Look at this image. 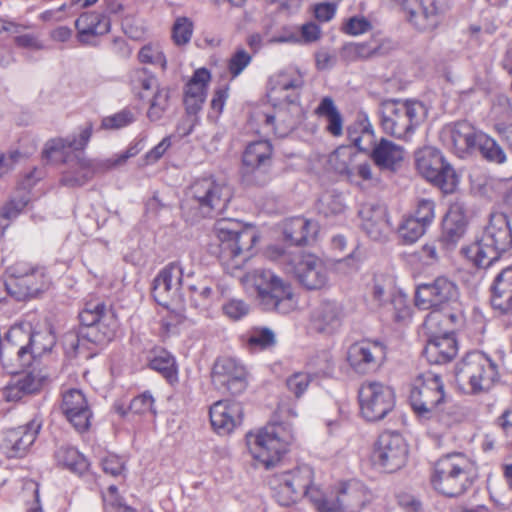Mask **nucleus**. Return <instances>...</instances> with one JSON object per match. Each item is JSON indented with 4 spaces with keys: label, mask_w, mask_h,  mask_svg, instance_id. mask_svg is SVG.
Here are the masks:
<instances>
[{
    "label": "nucleus",
    "mask_w": 512,
    "mask_h": 512,
    "mask_svg": "<svg viewBox=\"0 0 512 512\" xmlns=\"http://www.w3.org/2000/svg\"><path fill=\"white\" fill-rule=\"evenodd\" d=\"M411 407L418 418L427 421L429 430L442 435L460 421L456 406L444 391L441 376L432 371L420 373L411 384Z\"/></svg>",
    "instance_id": "1"
},
{
    "label": "nucleus",
    "mask_w": 512,
    "mask_h": 512,
    "mask_svg": "<svg viewBox=\"0 0 512 512\" xmlns=\"http://www.w3.org/2000/svg\"><path fill=\"white\" fill-rule=\"evenodd\" d=\"M268 97L274 112L264 114V123L276 135L284 137L292 132L304 119L300 104V91L304 86V75L296 67H288L272 75L269 80Z\"/></svg>",
    "instance_id": "2"
},
{
    "label": "nucleus",
    "mask_w": 512,
    "mask_h": 512,
    "mask_svg": "<svg viewBox=\"0 0 512 512\" xmlns=\"http://www.w3.org/2000/svg\"><path fill=\"white\" fill-rule=\"evenodd\" d=\"M92 134L91 126L83 128L78 136L54 138L46 142L43 157L47 160H62L67 165L63 171L61 183L68 187H78L86 184L96 174L108 171L106 167H98L103 159L86 158L83 149Z\"/></svg>",
    "instance_id": "3"
},
{
    "label": "nucleus",
    "mask_w": 512,
    "mask_h": 512,
    "mask_svg": "<svg viewBox=\"0 0 512 512\" xmlns=\"http://www.w3.org/2000/svg\"><path fill=\"white\" fill-rule=\"evenodd\" d=\"M214 233L219 240V259L231 274L240 269L249 258V252L257 240L256 232L232 218L218 219Z\"/></svg>",
    "instance_id": "4"
},
{
    "label": "nucleus",
    "mask_w": 512,
    "mask_h": 512,
    "mask_svg": "<svg viewBox=\"0 0 512 512\" xmlns=\"http://www.w3.org/2000/svg\"><path fill=\"white\" fill-rule=\"evenodd\" d=\"M476 475L475 462L463 453L454 452L434 463L431 484L444 496L458 497L472 486Z\"/></svg>",
    "instance_id": "5"
},
{
    "label": "nucleus",
    "mask_w": 512,
    "mask_h": 512,
    "mask_svg": "<svg viewBox=\"0 0 512 512\" xmlns=\"http://www.w3.org/2000/svg\"><path fill=\"white\" fill-rule=\"evenodd\" d=\"M512 245V230L503 213H492L481 236L463 248L465 256L477 267L487 268Z\"/></svg>",
    "instance_id": "6"
},
{
    "label": "nucleus",
    "mask_w": 512,
    "mask_h": 512,
    "mask_svg": "<svg viewBox=\"0 0 512 512\" xmlns=\"http://www.w3.org/2000/svg\"><path fill=\"white\" fill-rule=\"evenodd\" d=\"M241 282L247 290L256 292L257 301L264 310L287 314L296 307L290 285L269 269L250 271L241 277Z\"/></svg>",
    "instance_id": "7"
},
{
    "label": "nucleus",
    "mask_w": 512,
    "mask_h": 512,
    "mask_svg": "<svg viewBox=\"0 0 512 512\" xmlns=\"http://www.w3.org/2000/svg\"><path fill=\"white\" fill-rule=\"evenodd\" d=\"M55 336L49 330L31 332L30 326L14 325L6 334L4 356L12 365L25 367L51 351Z\"/></svg>",
    "instance_id": "8"
},
{
    "label": "nucleus",
    "mask_w": 512,
    "mask_h": 512,
    "mask_svg": "<svg viewBox=\"0 0 512 512\" xmlns=\"http://www.w3.org/2000/svg\"><path fill=\"white\" fill-rule=\"evenodd\" d=\"M294 439L291 427L282 422L266 426L246 434V444L251 456L265 465L273 466L285 454Z\"/></svg>",
    "instance_id": "9"
},
{
    "label": "nucleus",
    "mask_w": 512,
    "mask_h": 512,
    "mask_svg": "<svg viewBox=\"0 0 512 512\" xmlns=\"http://www.w3.org/2000/svg\"><path fill=\"white\" fill-rule=\"evenodd\" d=\"M456 383L467 394L488 392L499 380L497 364L481 352H470L455 367Z\"/></svg>",
    "instance_id": "10"
},
{
    "label": "nucleus",
    "mask_w": 512,
    "mask_h": 512,
    "mask_svg": "<svg viewBox=\"0 0 512 512\" xmlns=\"http://www.w3.org/2000/svg\"><path fill=\"white\" fill-rule=\"evenodd\" d=\"M378 114L384 133L405 139L424 120L426 108L418 101L388 99L380 103Z\"/></svg>",
    "instance_id": "11"
},
{
    "label": "nucleus",
    "mask_w": 512,
    "mask_h": 512,
    "mask_svg": "<svg viewBox=\"0 0 512 512\" xmlns=\"http://www.w3.org/2000/svg\"><path fill=\"white\" fill-rule=\"evenodd\" d=\"M8 291L18 301L36 297L46 290L50 280L45 269L25 260H19L7 268Z\"/></svg>",
    "instance_id": "12"
},
{
    "label": "nucleus",
    "mask_w": 512,
    "mask_h": 512,
    "mask_svg": "<svg viewBox=\"0 0 512 512\" xmlns=\"http://www.w3.org/2000/svg\"><path fill=\"white\" fill-rule=\"evenodd\" d=\"M418 172L444 193H453L459 183L454 168L444 159L441 152L433 147H424L415 153Z\"/></svg>",
    "instance_id": "13"
},
{
    "label": "nucleus",
    "mask_w": 512,
    "mask_h": 512,
    "mask_svg": "<svg viewBox=\"0 0 512 512\" xmlns=\"http://www.w3.org/2000/svg\"><path fill=\"white\" fill-rule=\"evenodd\" d=\"M188 195L202 216L213 217L225 210L232 198V190L224 181L205 177L194 181Z\"/></svg>",
    "instance_id": "14"
},
{
    "label": "nucleus",
    "mask_w": 512,
    "mask_h": 512,
    "mask_svg": "<svg viewBox=\"0 0 512 512\" xmlns=\"http://www.w3.org/2000/svg\"><path fill=\"white\" fill-rule=\"evenodd\" d=\"M79 319L82 324L80 333L83 339L102 345L114 338L117 321L114 315L107 311L104 303L86 304L79 314Z\"/></svg>",
    "instance_id": "15"
},
{
    "label": "nucleus",
    "mask_w": 512,
    "mask_h": 512,
    "mask_svg": "<svg viewBox=\"0 0 512 512\" xmlns=\"http://www.w3.org/2000/svg\"><path fill=\"white\" fill-rule=\"evenodd\" d=\"M459 297L457 284L447 277L440 276L417 286L415 305L423 310H443L457 305Z\"/></svg>",
    "instance_id": "16"
},
{
    "label": "nucleus",
    "mask_w": 512,
    "mask_h": 512,
    "mask_svg": "<svg viewBox=\"0 0 512 512\" xmlns=\"http://www.w3.org/2000/svg\"><path fill=\"white\" fill-rule=\"evenodd\" d=\"M360 411L367 421L385 418L395 406L393 389L381 382L366 381L358 392Z\"/></svg>",
    "instance_id": "17"
},
{
    "label": "nucleus",
    "mask_w": 512,
    "mask_h": 512,
    "mask_svg": "<svg viewBox=\"0 0 512 512\" xmlns=\"http://www.w3.org/2000/svg\"><path fill=\"white\" fill-rule=\"evenodd\" d=\"M183 268L172 262L162 268L153 281L152 295L155 301L167 308L184 307L182 293Z\"/></svg>",
    "instance_id": "18"
},
{
    "label": "nucleus",
    "mask_w": 512,
    "mask_h": 512,
    "mask_svg": "<svg viewBox=\"0 0 512 512\" xmlns=\"http://www.w3.org/2000/svg\"><path fill=\"white\" fill-rule=\"evenodd\" d=\"M314 471L309 465H301L271 480L275 497L282 506H289L302 496L312 484Z\"/></svg>",
    "instance_id": "19"
},
{
    "label": "nucleus",
    "mask_w": 512,
    "mask_h": 512,
    "mask_svg": "<svg viewBox=\"0 0 512 512\" xmlns=\"http://www.w3.org/2000/svg\"><path fill=\"white\" fill-rule=\"evenodd\" d=\"M272 146L267 140L250 143L242 157V177L246 184L263 186L269 181L267 167L271 163Z\"/></svg>",
    "instance_id": "20"
},
{
    "label": "nucleus",
    "mask_w": 512,
    "mask_h": 512,
    "mask_svg": "<svg viewBox=\"0 0 512 512\" xmlns=\"http://www.w3.org/2000/svg\"><path fill=\"white\" fill-rule=\"evenodd\" d=\"M289 272L307 290H321L328 286L330 277L327 265L313 254L293 256L288 263Z\"/></svg>",
    "instance_id": "21"
},
{
    "label": "nucleus",
    "mask_w": 512,
    "mask_h": 512,
    "mask_svg": "<svg viewBox=\"0 0 512 512\" xmlns=\"http://www.w3.org/2000/svg\"><path fill=\"white\" fill-rule=\"evenodd\" d=\"M407 455L408 448L404 438L398 433L385 432L375 444L372 460L383 471L392 473L405 465Z\"/></svg>",
    "instance_id": "22"
},
{
    "label": "nucleus",
    "mask_w": 512,
    "mask_h": 512,
    "mask_svg": "<svg viewBox=\"0 0 512 512\" xmlns=\"http://www.w3.org/2000/svg\"><path fill=\"white\" fill-rule=\"evenodd\" d=\"M212 382L218 390L237 395L247 387V371L235 358L222 357L214 364Z\"/></svg>",
    "instance_id": "23"
},
{
    "label": "nucleus",
    "mask_w": 512,
    "mask_h": 512,
    "mask_svg": "<svg viewBox=\"0 0 512 512\" xmlns=\"http://www.w3.org/2000/svg\"><path fill=\"white\" fill-rule=\"evenodd\" d=\"M386 359V346L376 340H362L352 344L347 352V360L353 370L366 374L377 370Z\"/></svg>",
    "instance_id": "24"
},
{
    "label": "nucleus",
    "mask_w": 512,
    "mask_h": 512,
    "mask_svg": "<svg viewBox=\"0 0 512 512\" xmlns=\"http://www.w3.org/2000/svg\"><path fill=\"white\" fill-rule=\"evenodd\" d=\"M401 7L406 20L420 32H432L441 23L438 0H402Z\"/></svg>",
    "instance_id": "25"
},
{
    "label": "nucleus",
    "mask_w": 512,
    "mask_h": 512,
    "mask_svg": "<svg viewBox=\"0 0 512 512\" xmlns=\"http://www.w3.org/2000/svg\"><path fill=\"white\" fill-rule=\"evenodd\" d=\"M60 409L66 420L78 432H85L91 426L93 412L84 392L71 388L62 393Z\"/></svg>",
    "instance_id": "26"
},
{
    "label": "nucleus",
    "mask_w": 512,
    "mask_h": 512,
    "mask_svg": "<svg viewBox=\"0 0 512 512\" xmlns=\"http://www.w3.org/2000/svg\"><path fill=\"white\" fill-rule=\"evenodd\" d=\"M479 135L477 131L466 121L457 122L446 126L441 133L444 144L451 149L458 157L463 158L467 153L477 150Z\"/></svg>",
    "instance_id": "27"
},
{
    "label": "nucleus",
    "mask_w": 512,
    "mask_h": 512,
    "mask_svg": "<svg viewBox=\"0 0 512 512\" xmlns=\"http://www.w3.org/2000/svg\"><path fill=\"white\" fill-rule=\"evenodd\" d=\"M42 419L35 416L26 425L6 432L2 443V451L8 458L22 457L34 443L40 429Z\"/></svg>",
    "instance_id": "28"
},
{
    "label": "nucleus",
    "mask_w": 512,
    "mask_h": 512,
    "mask_svg": "<svg viewBox=\"0 0 512 512\" xmlns=\"http://www.w3.org/2000/svg\"><path fill=\"white\" fill-rule=\"evenodd\" d=\"M209 415L214 430L220 435H226L241 424L243 408L237 401L220 400L210 407Z\"/></svg>",
    "instance_id": "29"
},
{
    "label": "nucleus",
    "mask_w": 512,
    "mask_h": 512,
    "mask_svg": "<svg viewBox=\"0 0 512 512\" xmlns=\"http://www.w3.org/2000/svg\"><path fill=\"white\" fill-rule=\"evenodd\" d=\"M362 228L373 240H381L389 231L386 207L376 201H368L359 209Z\"/></svg>",
    "instance_id": "30"
},
{
    "label": "nucleus",
    "mask_w": 512,
    "mask_h": 512,
    "mask_svg": "<svg viewBox=\"0 0 512 512\" xmlns=\"http://www.w3.org/2000/svg\"><path fill=\"white\" fill-rule=\"evenodd\" d=\"M78 40L85 45H95V38L110 31V18L101 12L93 11L81 14L75 21Z\"/></svg>",
    "instance_id": "31"
},
{
    "label": "nucleus",
    "mask_w": 512,
    "mask_h": 512,
    "mask_svg": "<svg viewBox=\"0 0 512 512\" xmlns=\"http://www.w3.org/2000/svg\"><path fill=\"white\" fill-rule=\"evenodd\" d=\"M457 342L449 332L429 334L423 354L432 364L450 362L457 354Z\"/></svg>",
    "instance_id": "32"
},
{
    "label": "nucleus",
    "mask_w": 512,
    "mask_h": 512,
    "mask_svg": "<svg viewBox=\"0 0 512 512\" xmlns=\"http://www.w3.org/2000/svg\"><path fill=\"white\" fill-rule=\"evenodd\" d=\"M368 501V491L365 485L356 479L341 482L336 489L334 504L340 508V512L348 510L356 512Z\"/></svg>",
    "instance_id": "33"
},
{
    "label": "nucleus",
    "mask_w": 512,
    "mask_h": 512,
    "mask_svg": "<svg viewBox=\"0 0 512 512\" xmlns=\"http://www.w3.org/2000/svg\"><path fill=\"white\" fill-rule=\"evenodd\" d=\"M210 73L207 69H197L186 84L184 90V104L189 114L199 112L207 96V86L210 81Z\"/></svg>",
    "instance_id": "34"
},
{
    "label": "nucleus",
    "mask_w": 512,
    "mask_h": 512,
    "mask_svg": "<svg viewBox=\"0 0 512 512\" xmlns=\"http://www.w3.org/2000/svg\"><path fill=\"white\" fill-rule=\"evenodd\" d=\"M342 307L335 301H323L313 309L311 327L321 333H332L342 322Z\"/></svg>",
    "instance_id": "35"
},
{
    "label": "nucleus",
    "mask_w": 512,
    "mask_h": 512,
    "mask_svg": "<svg viewBox=\"0 0 512 512\" xmlns=\"http://www.w3.org/2000/svg\"><path fill=\"white\" fill-rule=\"evenodd\" d=\"M318 230L319 226L315 221L304 217H293L285 221L283 233L287 241L302 245L314 239Z\"/></svg>",
    "instance_id": "36"
},
{
    "label": "nucleus",
    "mask_w": 512,
    "mask_h": 512,
    "mask_svg": "<svg viewBox=\"0 0 512 512\" xmlns=\"http://www.w3.org/2000/svg\"><path fill=\"white\" fill-rule=\"evenodd\" d=\"M491 303L495 309L508 312L512 309V267L503 269L492 286Z\"/></svg>",
    "instance_id": "37"
},
{
    "label": "nucleus",
    "mask_w": 512,
    "mask_h": 512,
    "mask_svg": "<svg viewBox=\"0 0 512 512\" xmlns=\"http://www.w3.org/2000/svg\"><path fill=\"white\" fill-rule=\"evenodd\" d=\"M372 157L379 167L394 170L402 162L404 151L401 146L389 140L381 139L374 147Z\"/></svg>",
    "instance_id": "38"
},
{
    "label": "nucleus",
    "mask_w": 512,
    "mask_h": 512,
    "mask_svg": "<svg viewBox=\"0 0 512 512\" xmlns=\"http://www.w3.org/2000/svg\"><path fill=\"white\" fill-rule=\"evenodd\" d=\"M315 114L326 120V131L334 137H339L343 133V118L337 109L331 97H324L317 108Z\"/></svg>",
    "instance_id": "39"
},
{
    "label": "nucleus",
    "mask_w": 512,
    "mask_h": 512,
    "mask_svg": "<svg viewBox=\"0 0 512 512\" xmlns=\"http://www.w3.org/2000/svg\"><path fill=\"white\" fill-rule=\"evenodd\" d=\"M55 458L59 465L66 467L74 473L81 474L88 467L85 457L74 447H60L56 451Z\"/></svg>",
    "instance_id": "40"
},
{
    "label": "nucleus",
    "mask_w": 512,
    "mask_h": 512,
    "mask_svg": "<svg viewBox=\"0 0 512 512\" xmlns=\"http://www.w3.org/2000/svg\"><path fill=\"white\" fill-rule=\"evenodd\" d=\"M443 237L449 243H456L465 233L466 222L462 214L450 211L443 220Z\"/></svg>",
    "instance_id": "41"
},
{
    "label": "nucleus",
    "mask_w": 512,
    "mask_h": 512,
    "mask_svg": "<svg viewBox=\"0 0 512 512\" xmlns=\"http://www.w3.org/2000/svg\"><path fill=\"white\" fill-rule=\"evenodd\" d=\"M49 374L45 369H33L17 377L26 396L39 393L47 384Z\"/></svg>",
    "instance_id": "42"
},
{
    "label": "nucleus",
    "mask_w": 512,
    "mask_h": 512,
    "mask_svg": "<svg viewBox=\"0 0 512 512\" xmlns=\"http://www.w3.org/2000/svg\"><path fill=\"white\" fill-rule=\"evenodd\" d=\"M151 369L160 372L168 381L177 379V368L174 357L165 350L157 352L150 359Z\"/></svg>",
    "instance_id": "43"
},
{
    "label": "nucleus",
    "mask_w": 512,
    "mask_h": 512,
    "mask_svg": "<svg viewBox=\"0 0 512 512\" xmlns=\"http://www.w3.org/2000/svg\"><path fill=\"white\" fill-rule=\"evenodd\" d=\"M316 208L325 218H332L344 213L345 204L340 195L326 192L319 198Z\"/></svg>",
    "instance_id": "44"
},
{
    "label": "nucleus",
    "mask_w": 512,
    "mask_h": 512,
    "mask_svg": "<svg viewBox=\"0 0 512 512\" xmlns=\"http://www.w3.org/2000/svg\"><path fill=\"white\" fill-rule=\"evenodd\" d=\"M427 227L410 215L402 219L398 227V235L404 244H413L426 232Z\"/></svg>",
    "instance_id": "45"
},
{
    "label": "nucleus",
    "mask_w": 512,
    "mask_h": 512,
    "mask_svg": "<svg viewBox=\"0 0 512 512\" xmlns=\"http://www.w3.org/2000/svg\"><path fill=\"white\" fill-rule=\"evenodd\" d=\"M441 310L432 311L429 313L424 321V329L428 334L438 332H448L447 322L456 323L461 315L457 313L442 314Z\"/></svg>",
    "instance_id": "46"
},
{
    "label": "nucleus",
    "mask_w": 512,
    "mask_h": 512,
    "mask_svg": "<svg viewBox=\"0 0 512 512\" xmlns=\"http://www.w3.org/2000/svg\"><path fill=\"white\" fill-rule=\"evenodd\" d=\"M169 99L170 95L168 88H157L150 101V106L147 112V116L151 121H157L162 118L169 106Z\"/></svg>",
    "instance_id": "47"
},
{
    "label": "nucleus",
    "mask_w": 512,
    "mask_h": 512,
    "mask_svg": "<svg viewBox=\"0 0 512 512\" xmlns=\"http://www.w3.org/2000/svg\"><path fill=\"white\" fill-rule=\"evenodd\" d=\"M477 150L489 161L503 163L506 160V155L502 148L485 133L479 135Z\"/></svg>",
    "instance_id": "48"
},
{
    "label": "nucleus",
    "mask_w": 512,
    "mask_h": 512,
    "mask_svg": "<svg viewBox=\"0 0 512 512\" xmlns=\"http://www.w3.org/2000/svg\"><path fill=\"white\" fill-rule=\"evenodd\" d=\"M302 496L307 497L318 512H340V508L335 506L334 501L328 500L318 486L311 484Z\"/></svg>",
    "instance_id": "49"
},
{
    "label": "nucleus",
    "mask_w": 512,
    "mask_h": 512,
    "mask_svg": "<svg viewBox=\"0 0 512 512\" xmlns=\"http://www.w3.org/2000/svg\"><path fill=\"white\" fill-rule=\"evenodd\" d=\"M193 22L188 17H178L172 27V39L177 46L190 42L193 35Z\"/></svg>",
    "instance_id": "50"
},
{
    "label": "nucleus",
    "mask_w": 512,
    "mask_h": 512,
    "mask_svg": "<svg viewBox=\"0 0 512 512\" xmlns=\"http://www.w3.org/2000/svg\"><path fill=\"white\" fill-rule=\"evenodd\" d=\"M143 149L141 141L131 144L125 151L113 155L110 158L103 159L98 163V167H106L108 170L124 165L128 159L135 157Z\"/></svg>",
    "instance_id": "51"
},
{
    "label": "nucleus",
    "mask_w": 512,
    "mask_h": 512,
    "mask_svg": "<svg viewBox=\"0 0 512 512\" xmlns=\"http://www.w3.org/2000/svg\"><path fill=\"white\" fill-rule=\"evenodd\" d=\"M312 380V376L307 372H295L286 379V387L296 399H299L307 391Z\"/></svg>",
    "instance_id": "52"
},
{
    "label": "nucleus",
    "mask_w": 512,
    "mask_h": 512,
    "mask_svg": "<svg viewBox=\"0 0 512 512\" xmlns=\"http://www.w3.org/2000/svg\"><path fill=\"white\" fill-rule=\"evenodd\" d=\"M138 59L141 63L160 66L163 69L167 64L166 57L158 44L143 46L138 53Z\"/></svg>",
    "instance_id": "53"
},
{
    "label": "nucleus",
    "mask_w": 512,
    "mask_h": 512,
    "mask_svg": "<svg viewBox=\"0 0 512 512\" xmlns=\"http://www.w3.org/2000/svg\"><path fill=\"white\" fill-rule=\"evenodd\" d=\"M275 344L274 332L266 327L254 328L251 330L248 345L250 348L266 349Z\"/></svg>",
    "instance_id": "54"
},
{
    "label": "nucleus",
    "mask_w": 512,
    "mask_h": 512,
    "mask_svg": "<svg viewBox=\"0 0 512 512\" xmlns=\"http://www.w3.org/2000/svg\"><path fill=\"white\" fill-rule=\"evenodd\" d=\"M412 218L429 227L435 218V203L431 199H420L417 202Z\"/></svg>",
    "instance_id": "55"
},
{
    "label": "nucleus",
    "mask_w": 512,
    "mask_h": 512,
    "mask_svg": "<svg viewBox=\"0 0 512 512\" xmlns=\"http://www.w3.org/2000/svg\"><path fill=\"white\" fill-rule=\"evenodd\" d=\"M391 281L383 276H376L372 288L373 301L378 307L384 306L391 297Z\"/></svg>",
    "instance_id": "56"
},
{
    "label": "nucleus",
    "mask_w": 512,
    "mask_h": 512,
    "mask_svg": "<svg viewBox=\"0 0 512 512\" xmlns=\"http://www.w3.org/2000/svg\"><path fill=\"white\" fill-rule=\"evenodd\" d=\"M252 56L244 49H237L230 57L228 71L232 78L239 76L251 63Z\"/></svg>",
    "instance_id": "57"
},
{
    "label": "nucleus",
    "mask_w": 512,
    "mask_h": 512,
    "mask_svg": "<svg viewBox=\"0 0 512 512\" xmlns=\"http://www.w3.org/2000/svg\"><path fill=\"white\" fill-rule=\"evenodd\" d=\"M134 120V114L131 111L124 109L118 113L103 118L102 127L105 129H121L134 122Z\"/></svg>",
    "instance_id": "58"
},
{
    "label": "nucleus",
    "mask_w": 512,
    "mask_h": 512,
    "mask_svg": "<svg viewBox=\"0 0 512 512\" xmlns=\"http://www.w3.org/2000/svg\"><path fill=\"white\" fill-rule=\"evenodd\" d=\"M371 29V22L363 16H353L349 18L343 26V31L351 36L364 34Z\"/></svg>",
    "instance_id": "59"
},
{
    "label": "nucleus",
    "mask_w": 512,
    "mask_h": 512,
    "mask_svg": "<svg viewBox=\"0 0 512 512\" xmlns=\"http://www.w3.org/2000/svg\"><path fill=\"white\" fill-rule=\"evenodd\" d=\"M101 466L106 474L116 477L124 473L125 460L116 454H108L101 460Z\"/></svg>",
    "instance_id": "60"
},
{
    "label": "nucleus",
    "mask_w": 512,
    "mask_h": 512,
    "mask_svg": "<svg viewBox=\"0 0 512 512\" xmlns=\"http://www.w3.org/2000/svg\"><path fill=\"white\" fill-rule=\"evenodd\" d=\"M154 398L150 392H144L141 395L135 397L129 406L131 412L135 414H145L147 412H153Z\"/></svg>",
    "instance_id": "61"
},
{
    "label": "nucleus",
    "mask_w": 512,
    "mask_h": 512,
    "mask_svg": "<svg viewBox=\"0 0 512 512\" xmlns=\"http://www.w3.org/2000/svg\"><path fill=\"white\" fill-rule=\"evenodd\" d=\"M224 314L232 320H238L249 312V306L239 299H231L223 305Z\"/></svg>",
    "instance_id": "62"
},
{
    "label": "nucleus",
    "mask_w": 512,
    "mask_h": 512,
    "mask_svg": "<svg viewBox=\"0 0 512 512\" xmlns=\"http://www.w3.org/2000/svg\"><path fill=\"white\" fill-rule=\"evenodd\" d=\"M350 153L346 148H339L330 156L329 162L333 168L341 173H349Z\"/></svg>",
    "instance_id": "63"
},
{
    "label": "nucleus",
    "mask_w": 512,
    "mask_h": 512,
    "mask_svg": "<svg viewBox=\"0 0 512 512\" xmlns=\"http://www.w3.org/2000/svg\"><path fill=\"white\" fill-rule=\"evenodd\" d=\"M29 199L21 196L19 199H13L1 209V216L5 219L16 218L19 213L27 206Z\"/></svg>",
    "instance_id": "64"
}]
</instances>
